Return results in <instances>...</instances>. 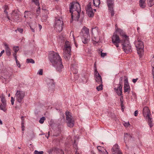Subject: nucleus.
<instances>
[{
    "label": "nucleus",
    "mask_w": 154,
    "mask_h": 154,
    "mask_svg": "<svg viewBox=\"0 0 154 154\" xmlns=\"http://www.w3.org/2000/svg\"><path fill=\"white\" fill-rule=\"evenodd\" d=\"M25 96V92L23 91L17 90L15 94V98L17 101L20 103Z\"/></svg>",
    "instance_id": "nucleus-8"
},
{
    "label": "nucleus",
    "mask_w": 154,
    "mask_h": 154,
    "mask_svg": "<svg viewBox=\"0 0 154 154\" xmlns=\"http://www.w3.org/2000/svg\"><path fill=\"white\" fill-rule=\"evenodd\" d=\"M97 148L100 154H105L108 153L105 149L103 147L99 146L97 147Z\"/></svg>",
    "instance_id": "nucleus-20"
},
{
    "label": "nucleus",
    "mask_w": 154,
    "mask_h": 154,
    "mask_svg": "<svg viewBox=\"0 0 154 154\" xmlns=\"http://www.w3.org/2000/svg\"><path fill=\"white\" fill-rule=\"evenodd\" d=\"M131 90L130 87L128 83L124 84V92L129 94Z\"/></svg>",
    "instance_id": "nucleus-19"
},
{
    "label": "nucleus",
    "mask_w": 154,
    "mask_h": 154,
    "mask_svg": "<svg viewBox=\"0 0 154 154\" xmlns=\"http://www.w3.org/2000/svg\"><path fill=\"white\" fill-rule=\"evenodd\" d=\"M17 31H18L20 33H22L23 31V29L22 28H18L17 30H15V31L17 32Z\"/></svg>",
    "instance_id": "nucleus-37"
},
{
    "label": "nucleus",
    "mask_w": 154,
    "mask_h": 154,
    "mask_svg": "<svg viewBox=\"0 0 154 154\" xmlns=\"http://www.w3.org/2000/svg\"><path fill=\"white\" fill-rule=\"evenodd\" d=\"M143 113L144 117L145 118L149 117V116H151L149 108L146 106H145L143 108Z\"/></svg>",
    "instance_id": "nucleus-17"
},
{
    "label": "nucleus",
    "mask_w": 154,
    "mask_h": 154,
    "mask_svg": "<svg viewBox=\"0 0 154 154\" xmlns=\"http://www.w3.org/2000/svg\"><path fill=\"white\" fill-rule=\"evenodd\" d=\"M37 74L39 75H42L43 74V70L42 69H39L38 71Z\"/></svg>",
    "instance_id": "nucleus-39"
},
{
    "label": "nucleus",
    "mask_w": 154,
    "mask_h": 154,
    "mask_svg": "<svg viewBox=\"0 0 154 154\" xmlns=\"http://www.w3.org/2000/svg\"><path fill=\"white\" fill-rule=\"evenodd\" d=\"M26 62L27 63H31L33 64L35 63L34 61L32 59H27Z\"/></svg>",
    "instance_id": "nucleus-28"
},
{
    "label": "nucleus",
    "mask_w": 154,
    "mask_h": 154,
    "mask_svg": "<svg viewBox=\"0 0 154 154\" xmlns=\"http://www.w3.org/2000/svg\"><path fill=\"white\" fill-rule=\"evenodd\" d=\"M38 8L36 11V13L38 16L40 12V11L41 9L39 7V6H38Z\"/></svg>",
    "instance_id": "nucleus-36"
},
{
    "label": "nucleus",
    "mask_w": 154,
    "mask_h": 154,
    "mask_svg": "<svg viewBox=\"0 0 154 154\" xmlns=\"http://www.w3.org/2000/svg\"><path fill=\"white\" fill-rule=\"evenodd\" d=\"M4 12L6 13V15H7L8 12L6 10L8 9V6L7 5H5L4 7Z\"/></svg>",
    "instance_id": "nucleus-35"
},
{
    "label": "nucleus",
    "mask_w": 154,
    "mask_h": 154,
    "mask_svg": "<svg viewBox=\"0 0 154 154\" xmlns=\"http://www.w3.org/2000/svg\"><path fill=\"white\" fill-rule=\"evenodd\" d=\"M71 47L70 42L69 41H66L63 49V57L66 60H69L71 57Z\"/></svg>",
    "instance_id": "nucleus-5"
},
{
    "label": "nucleus",
    "mask_w": 154,
    "mask_h": 154,
    "mask_svg": "<svg viewBox=\"0 0 154 154\" xmlns=\"http://www.w3.org/2000/svg\"><path fill=\"white\" fill-rule=\"evenodd\" d=\"M15 60L17 65L18 67H20L21 66L19 62L18 61L17 59V60Z\"/></svg>",
    "instance_id": "nucleus-40"
},
{
    "label": "nucleus",
    "mask_w": 154,
    "mask_h": 154,
    "mask_svg": "<svg viewBox=\"0 0 154 154\" xmlns=\"http://www.w3.org/2000/svg\"><path fill=\"white\" fill-rule=\"evenodd\" d=\"M126 127H128L130 125L129 122H125L123 124Z\"/></svg>",
    "instance_id": "nucleus-38"
},
{
    "label": "nucleus",
    "mask_w": 154,
    "mask_h": 154,
    "mask_svg": "<svg viewBox=\"0 0 154 154\" xmlns=\"http://www.w3.org/2000/svg\"><path fill=\"white\" fill-rule=\"evenodd\" d=\"M11 104L12 105H14V99L13 97H11Z\"/></svg>",
    "instance_id": "nucleus-41"
},
{
    "label": "nucleus",
    "mask_w": 154,
    "mask_h": 154,
    "mask_svg": "<svg viewBox=\"0 0 154 154\" xmlns=\"http://www.w3.org/2000/svg\"><path fill=\"white\" fill-rule=\"evenodd\" d=\"M18 13L17 11H13L11 15V17L13 21H17L19 20Z\"/></svg>",
    "instance_id": "nucleus-18"
},
{
    "label": "nucleus",
    "mask_w": 154,
    "mask_h": 154,
    "mask_svg": "<svg viewBox=\"0 0 154 154\" xmlns=\"http://www.w3.org/2000/svg\"><path fill=\"white\" fill-rule=\"evenodd\" d=\"M106 3L108 8L109 12L111 14V16H112L115 14L114 10V0H106Z\"/></svg>",
    "instance_id": "nucleus-11"
},
{
    "label": "nucleus",
    "mask_w": 154,
    "mask_h": 154,
    "mask_svg": "<svg viewBox=\"0 0 154 154\" xmlns=\"http://www.w3.org/2000/svg\"><path fill=\"white\" fill-rule=\"evenodd\" d=\"M131 138V137L130 134H128L127 133L125 134L124 140L125 141L127 140H129Z\"/></svg>",
    "instance_id": "nucleus-26"
},
{
    "label": "nucleus",
    "mask_w": 154,
    "mask_h": 154,
    "mask_svg": "<svg viewBox=\"0 0 154 154\" xmlns=\"http://www.w3.org/2000/svg\"><path fill=\"white\" fill-rule=\"evenodd\" d=\"M28 12V11H25V12H24L25 14H26Z\"/></svg>",
    "instance_id": "nucleus-58"
},
{
    "label": "nucleus",
    "mask_w": 154,
    "mask_h": 154,
    "mask_svg": "<svg viewBox=\"0 0 154 154\" xmlns=\"http://www.w3.org/2000/svg\"><path fill=\"white\" fill-rule=\"evenodd\" d=\"M45 118L44 117H42L39 120V122L41 124H43L44 121L45 120Z\"/></svg>",
    "instance_id": "nucleus-32"
},
{
    "label": "nucleus",
    "mask_w": 154,
    "mask_h": 154,
    "mask_svg": "<svg viewBox=\"0 0 154 154\" xmlns=\"http://www.w3.org/2000/svg\"><path fill=\"white\" fill-rule=\"evenodd\" d=\"M34 154H43L44 153L43 151H38L37 150H35L34 151Z\"/></svg>",
    "instance_id": "nucleus-34"
},
{
    "label": "nucleus",
    "mask_w": 154,
    "mask_h": 154,
    "mask_svg": "<svg viewBox=\"0 0 154 154\" xmlns=\"http://www.w3.org/2000/svg\"><path fill=\"white\" fill-rule=\"evenodd\" d=\"M32 2L34 3L38 6L39 5V3L38 0H32Z\"/></svg>",
    "instance_id": "nucleus-33"
},
{
    "label": "nucleus",
    "mask_w": 154,
    "mask_h": 154,
    "mask_svg": "<svg viewBox=\"0 0 154 154\" xmlns=\"http://www.w3.org/2000/svg\"><path fill=\"white\" fill-rule=\"evenodd\" d=\"M5 51L3 50L2 51H1V52L0 53V57H1L2 54L4 53Z\"/></svg>",
    "instance_id": "nucleus-47"
},
{
    "label": "nucleus",
    "mask_w": 154,
    "mask_h": 154,
    "mask_svg": "<svg viewBox=\"0 0 154 154\" xmlns=\"http://www.w3.org/2000/svg\"><path fill=\"white\" fill-rule=\"evenodd\" d=\"M19 50V48L18 46H14L13 47V50L15 52L17 53Z\"/></svg>",
    "instance_id": "nucleus-31"
},
{
    "label": "nucleus",
    "mask_w": 154,
    "mask_h": 154,
    "mask_svg": "<svg viewBox=\"0 0 154 154\" xmlns=\"http://www.w3.org/2000/svg\"><path fill=\"white\" fill-rule=\"evenodd\" d=\"M138 114V111L137 110L135 111L134 113V115L135 116H137Z\"/></svg>",
    "instance_id": "nucleus-44"
},
{
    "label": "nucleus",
    "mask_w": 154,
    "mask_h": 154,
    "mask_svg": "<svg viewBox=\"0 0 154 154\" xmlns=\"http://www.w3.org/2000/svg\"><path fill=\"white\" fill-rule=\"evenodd\" d=\"M138 79V78H136V79H133L132 80V82H133V83H135L136 82Z\"/></svg>",
    "instance_id": "nucleus-45"
},
{
    "label": "nucleus",
    "mask_w": 154,
    "mask_h": 154,
    "mask_svg": "<svg viewBox=\"0 0 154 154\" xmlns=\"http://www.w3.org/2000/svg\"><path fill=\"white\" fill-rule=\"evenodd\" d=\"M94 77L96 82L100 84L99 86L97 87V89L98 91L102 90L103 88L102 78L96 68L95 69Z\"/></svg>",
    "instance_id": "nucleus-6"
},
{
    "label": "nucleus",
    "mask_w": 154,
    "mask_h": 154,
    "mask_svg": "<svg viewBox=\"0 0 154 154\" xmlns=\"http://www.w3.org/2000/svg\"><path fill=\"white\" fill-rule=\"evenodd\" d=\"M74 43H75V46L77 47V45L76 44V43L75 42V38H74Z\"/></svg>",
    "instance_id": "nucleus-52"
},
{
    "label": "nucleus",
    "mask_w": 154,
    "mask_h": 154,
    "mask_svg": "<svg viewBox=\"0 0 154 154\" xmlns=\"http://www.w3.org/2000/svg\"><path fill=\"white\" fill-rule=\"evenodd\" d=\"M89 31V29L84 26L82 29L80 33V36L82 37V42L84 44L87 43L89 41L90 36Z\"/></svg>",
    "instance_id": "nucleus-4"
},
{
    "label": "nucleus",
    "mask_w": 154,
    "mask_h": 154,
    "mask_svg": "<svg viewBox=\"0 0 154 154\" xmlns=\"http://www.w3.org/2000/svg\"><path fill=\"white\" fill-rule=\"evenodd\" d=\"M21 119L22 120V122H21V125H22V131H24V121H23V117L22 116L21 117Z\"/></svg>",
    "instance_id": "nucleus-30"
},
{
    "label": "nucleus",
    "mask_w": 154,
    "mask_h": 154,
    "mask_svg": "<svg viewBox=\"0 0 154 154\" xmlns=\"http://www.w3.org/2000/svg\"><path fill=\"white\" fill-rule=\"evenodd\" d=\"M116 31L118 32L122 38V45L124 51L126 53L131 51V46L129 41L128 37L120 29H118Z\"/></svg>",
    "instance_id": "nucleus-2"
},
{
    "label": "nucleus",
    "mask_w": 154,
    "mask_h": 154,
    "mask_svg": "<svg viewBox=\"0 0 154 154\" xmlns=\"http://www.w3.org/2000/svg\"><path fill=\"white\" fill-rule=\"evenodd\" d=\"M91 32L93 35L92 38V41L96 43L99 40V39L97 37L99 34L98 28L97 27H95L92 28Z\"/></svg>",
    "instance_id": "nucleus-12"
},
{
    "label": "nucleus",
    "mask_w": 154,
    "mask_h": 154,
    "mask_svg": "<svg viewBox=\"0 0 154 154\" xmlns=\"http://www.w3.org/2000/svg\"><path fill=\"white\" fill-rule=\"evenodd\" d=\"M123 96L121 95V97H120V101L121 103L123 102Z\"/></svg>",
    "instance_id": "nucleus-48"
},
{
    "label": "nucleus",
    "mask_w": 154,
    "mask_h": 154,
    "mask_svg": "<svg viewBox=\"0 0 154 154\" xmlns=\"http://www.w3.org/2000/svg\"><path fill=\"white\" fill-rule=\"evenodd\" d=\"M1 101L2 103V104H6V101L5 98V96L3 94H1Z\"/></svg>",
    "instance_id": "nucleus-25"
},
{
    "label": "nucleus",
    "mask_w": 154,
    "mask_h": 154,
    "mask_svg": "<svg viewBox=\"0 0 154 154\" xmlns=\"http://www.w3.org/2000/svg\"><path fill=\"white\" fill-rule=\"evenodd\" d=\"M94 72H95V69L96 68V69H97V68H96V65H95V64H94Z\"/></svg>",
    "instance_id": "nucleus-51"
},
{
    "label": "nucleus",
    "mask_w": 154,
    "mask_h": 154,
    "mask_svg": "<svg viewBox=\"0 0 154 154\" xmlns=\"http://www.w3.org/2000/svg\"><path fill=\"white\" fill-rule=\"evenodd\" d=\"M135 45L137 53L139 56H140L143 54L144 52L143 43L141 41L138 40L136 42Z\"/></svg>",
    "instance_id": "nucleus-9"
},
{
    "label": "nucleus",
    "mask_w": 154,
    "mask_h": 154,
    "mask_svg": "<svg viewBox=\"0 0 154 154\" xmlns=\"http://www.w3.org/2000/svg\"><path fill=\"white\" fill-rule=\"evenodd\" d=\"M146 118L148 119V122L149 125L150 126V128H151L153 126V124L152 123V119L150 116H149V117H147Z\"/></svg>",
    "instance_id": "nucleus-24"
},
{
    "label": "nucleus",
    "mask_w": 154,
    "mask_h": 154,
    "mask_svg": "<svg viewBox=\"0 0 154 154\" xmlns=\"http://www.w3.org/2000/svg\"><path fill=\"white\" fill-rule=\"evenodd\" d=\"M63 23L61 18H56L54 25V29L57 32H60L63 30Z\"/></svg>",
    "instance_id": "nucleus-7"
},
{
    "label": "nucleus",
    "mask_w": 154,
    "mask_h": 154,
    "mask_svg": "<svg viewBox=\"0 0 154 154\" xmlns=\"http://www.w3.org/2000/svg\"><path fill=\"white\" fill-rule=\"evenodd\" d=\"M49 58L56 71L59 72H61L64 67L59 54L54 51H51L49 54Z\"/></svg>",
    "instance_id": "nucleus-1"
},
{
    "label": "nucleus",
    "mask_w": 154,
    "mask_h": 154,
    "mask_svg": "<svg viewBox=\"0 0 154 154\" xmlns=\"http://www.w3.org/2000/svg\"><path fill=\"white\" fill-rule=\"evenodd\" d=\"M4 46L5 47V51L6 54L8 56H9L11 54L10 51V49L8 47V44L6 43L4 44Z\"/></svg>",
    "instance_id": "nucleus-21"
},
{
    "label": "nucleus",
    "mask_w": 154,
    "mask_h": 154,
    "mask_svg": "<svg viewBox=\"0 0 154 154\" xmlns=\"http://www.w3.org/2000/svg\"><path fill=\"white\" fill-rule=\"evenodd\" d=\"M140 29V28L139 27H138L137 28V30L138 31L139 29Z\"/></svg>",
    "instance_id": "nucleus-61"
},
{
    "label": "nucleus",
    "mask_w": 154,
    "mask_h": 154,
    "mask_svg": "<svg viewBox=\"0 0 154 154\" xmlns=\"http://www.w3.org/2000/svg\"><path fill=\"white\" fill-rule=\"evenodd\" d=\"M39 26L40 29V30L42 28V26L41 25H39Z\"/></svg>",
    "instance_id": "nucleus-54"
},
{
    "label": "nucleus",
    "mask_w": 154,
    "mask_h": 154,
    "mask_svg": "<svg viewBox=\"0 0 154 154\" xmlns=\"http://www.w3.org/2000/svg\"><path fill=\"white\" fill-rule=\"evenodd\" d=\"M13 55L15 58V60H17V53L14 52V53L13 54Z\"/></svg>",
    "instance_id": "nucleus-42"
},
{
    "label": "nucleus",
    "mask_w": 154,
    "mask_h": 154,
    "mask_svg": "<svg viewBox=\"0 0 154 154\" xmlns=\"http://www.w3.org/2000/svg\"><path fill=\"white\" fill-rule=\"evenodd\" d=\"M75 154H80L78 152V151L76 150L75 151Z\"/></svg>",
    "instance_id": "nucleus-56"
},
{
    "label": "nucleus",
    "mask_w": 154,
    "mask_h": 154,
    "mask_svg": "<svg viewBox=\"0 0 154 154\" xmlns=\"http://www.w3.org/2000/svg\"><path fill=\"white\" fill-rule=\"evenodd\" d=\"M154 4V0H149L148 5L150 7H152Z\"/></svg>",
    "instance_id": "nucleus-29"
},
{
    "label": "nucleus",
    "mask_w": 154,
    "mask_h": 154,
    "mask_svg": "<svg viewBox=\"0 0 154 154\" xmlns=\"http://www.w3.org/2000/svg\"><path fill=\"white\" fill-rule=\"evenodd\" d=\"M75 72H74V73H76L77 72V70L76 69H75Z\"/></svg>",
    "instance_id": "nucleus-57"
},
{
    "label": "nucleus",
    "mask_w": 154,
    "mask_h": 154,
    "mask_svg": "<svg viewBox=\"0 0 154 154\" xmlns=\"http://www.w3.org/2000/svg\"><path fill=\"white\" fill-rule=\"evenodd\" d=\"M86 11L88 16L90 17H92L94 16V14L91 7V3L90 2L86 8Z\"/></svg>",
    "instance_id": "nucleus-15"
},
{
    "label": "nucleus",
    "mask_w": 154,
    "mask_h": 154,
    "mask_svg": "<svg viewBox=\"0 0 154 154\" xmlns=\"http://www.w3.org/2000/svg\"><path fill=\"white\" fill-rule=\"evenodd\" d=\"M100 0H93V5L96 7H97L100 4Z\"/></svg>",
    "instance_id": "nucleus-27"
},
{
    "label": "nucleus",
    "mask_w": 154,
    "mask_h": 154,
    "mask_svg": "<svg viewBox=\"0 0 154 154\" xmlns=\"http://www.w3.org/2000/svg\"><path fill=\"white\" fill-rule=\"evenodd\" d=\"M145 0H140L139 1V5L140 7L142 8H145L146 5L145 4Z\"/></svg>",
    "instance_id": "nucleus-22"
},
{
    "label": "nucleus",
    "mask_w": 154,
    "mask_h": 154,
    "mask_svg": "<svg viewBox=\"0 0 154 154\" xmlns=\"http://www.w3.org/2000/svg\"><path fill=\"white\" fill-rule=\"evenodd\" d=\"M112 151L113 154H122L119 148V146L117 144L114 145L112 149Z\"/></svg>",
    "instance_id": "nucleus-16"
},
{
    "label": "nucleus",
    "mask_w": 154,
    "mask_h": 154,
    "mask_svg": "<svg viewBox=\"0 0 154 154\" xmlns=\"http://www.w3.org/2000/svg\"><path fill=\"white\" fill-rule=\"evenodd\" d=\"M8 96V97H10V94H9Z\"/></svg>",
    "instance_id": "nucleus-59"
},
{
    "label": "nucleus",
    "mask_w": 154,
    "mask_h": 154,
    "mask_svg": "<svg viewBox=\"0 0 154 154\" xmlns=\"http://www.w3.org/2000/svg\"><path fill=\"white\" fill-rule=\"evenodd\" d=\"M66 120L67 125L69 127H72L74 125V120L71 115V113L69 112H66Z\"/></svg>",
    "instance_id": "nucleus-10"
},
{
    "label": "nucleus",
    "mask_w": 154,
    "mask_h": 154,
    "mask_svg": "<svg viewBox=\"0 0 154 154\" xmlns=\"http://www.w3.org/2000/svg\"><path fill=\"white\" fill-rule=\"evenodd\" d=\"M29 26H30V28L31 29V30H32V31L33 32H35V30H34L35 28L32 27V26H31L30 25Z\"/></svg>",
    "instance_id": "nucleus-46"
},
{
    "label": "nucleus",
    "mask_w": 154,
    "mask_h": 154,
    "mask_svg": "<svg viewBox=\"0 0 154 154\" xmlns=\"http://www.w3.org/2000/svg\"><path fill=\"white\" fill-rule=\"evenodd\" d=\"M75 141H76V140H75V142H74V144H75Z\"/></svg>",
    "instance_id": "nucleus-64"
},
{
    "label": "nucleus",
    "mask_w": 154,
    "mask_h": 154,
    "mask_svg": "<svg viewBox=\"0 0 154 154\" xmlns=\"http://www.w3.org/2000/svg\"><path fill=\"white\" fill-rule=\"evenodd\" d=\"M106 55V53H103L102 52H101V56L102 57H104Z\"/></svg>",
    "instance_id": "nucleus-43"
},
{
    "label": "nucleus",
    "mask_w": 154,
    "mask_h": 154,
    "mask_svg": "<svg viewBox=\"0 0 154 154\" xmlns=\"http://www.w3.org/2000/svg\"><path fill=\"white\" fill-rule=\"evenodd\" d=\"M36 24H35V26H34V27H36Z\"/></svg>",
    "instance_id": "nucleus-63"
},
{
    "label": "nucleus",
    "mask_w": 154,
    "mask_h": 154,
    "mask_svg": "<svg viewBox=\"0 0 154 154\" xmlns=\"http://www.w3.org/2000/svg\"><path fill=\"white\" fill-rule=\"evenodd\" d=\"M7 17L8 20H10L9 17L8 16H7Z\"/></svg>",
    "instance_id": "nucleus-60"
},
{
    "label": "nucleus",
    "mask_w": 154,
    "mask_h": 154,
    "mask_svg": "<svg viewBox=\"0 0 154 154\" xmlns=\"http://www.w3.org/2000/svg\"><path fill=\"white\" fill-rule=\"evenodd\" d=\"M2 120L0 119V125H2Z\"/></svg>",
    "instance_id": "nucleus-55"
},
{
    "label": "nucleus",
    "mask_w": 154,
    "mask_h": 154,
    "mask_svg": "<svg viewBox=\"0 0 154 154\" xmlns=\"http://www.w3.org/2000/svg\"><path fill=\"white\" fill-rule=\"evenodd\" d=\"M122 78H121L119 79V82L118 85V86L117 88L115 87L114 88L115 91L119 96L122 95Z\"/></svg>",
    "instance_id": "nucleus-14"
},
{
    "label": "nucleus",
    "mask_w": 154,
    "mask_h": 154,
    "mask_svg": "<svg viewBox=\"0 0 154 154\" xmlns=\"http://www.w3.org/2000/svg\"><path fill=\"white\" fill-rule=\"evenodd\" d=\"M127 83H128V79H125V83L124 84H126Z\"/></svg>",
    "instance_id": "nucleus-49"
},
{
    "label": "nucleus",
    "mask_w": 154,
    "mask_h": 154,
    "mask_svg": "<svg viewBox=\"0 0 154 154\" xmlns=\"http://www.w3.org/2000/svg\"><path fill=\"white\" fill-rule=\"evenodd\" d=\"M69 6V11L71 13L72 19L70 20V22L72 21L73 17H74L75 20L78 21L80 17V14L81 11L80 5L78 2H72L70 4Z\"/></svg>",
    "instance_id": "nucleus-3"
},
{
    "label": "nucleus",
    "mask_w": 154,
    "mask_h": 154,
    "mask_svg": "<svg viewBox=\"0 0 154 154\" xmlns=\"http://www.w3.org/2000/svg\"><path fill=\"white\" fill-rule=\"evenodd\" d=\"M112 43L117 48L119 47V43H121L122 41V39L121 40L119 36L115 33H114L112 37Z\"/></svg>",
    "instance_id": "nucleus-13"
},
{
    "label": "nucleus",
    "mask_w": 154,
    "mask_h": 154,
    "mask_svg": "<svg viewBox=\"0 0 154 154\" xmlns=\"http://www.w3.org/2000/svg\"><path fill=\"white\" fill-rule=\"evenodd\" d=\"M94 11H96V9H94Z\"/></svg>",
    "instance_id": "nucleus-62"
},
{
    "label": "nucleus",
    "mask_w": 154,
    "mask_h": 154,
    "mask_svg": "<svg viewBox=\"0 0 154 154\" xmlns=\"http://www.w3.org/2000/svg\"><path fill=\"white\" fill-rule=\"evenodd\" d=\"M121 105L122 106V109H123V102H121Z\"/></svg>",
    "instance_id": "nucleus-53"
},
{
    "label": "nucleus",
    "mask_w": 154,
    "mask_h": 154,
    "mask_svg": "<svg viewBox=\"0 0 154 154\" xmlns=\"http://www.w3.org/2000/svg\"><path fill=\"white\" fill-rule=\"evenodd\" d=\"M49 136H50V132H48V135L47 136L46 135V137L48 139V137H49Z\"/></svg>",
    "instance_id": "nucleus-50"
},
{
    "label": "nucleus",
    "mask_w": 154,
    "mask_h": 154,
    "mask_svg": "<svg viewBox=\"0 0 154 154\" xmlns=\"http://www.w3.org/2000/svg\"><path fill=\"white\" fill-rule=\"evenodd\" d=\"M6 105L7 104L1 103L0 105V109L4 112H6L7 111V109L6 108Z\"/></svg>",
    "instance_id": "nucleus-23"
}]
</instances>
